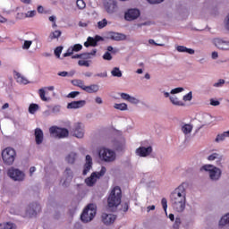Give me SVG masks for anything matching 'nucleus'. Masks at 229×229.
<instances>
[{"label":"nucleus","instance_id":"obj_43","mask_svg":"<svg viewBox=\"0 0 229 229\" xmlns=\"http://www.w3.org/2000/svg\"><path fill=\"white\" fill-rule=\"evenodd\" d=\"M180 225H182V219L180 217H176L175 222L174 224V228L175 229L180 228Z\"/></svg>","mask_w":229,"mask_h":229},{"label":"nucleus","instance_id":"obj_18","mask_svg":"<svg viewBox=\"0 0 229 229\" xmlns=\"http://www.w3.org/2000/svg\"><path fill=\"white\" fill-rule=\"evenodd\" d=\"M107 38H110L111 40H115L116 42H119L121 40H126V35L117 33V32H109L107 35Z\"/></svg>","mask_w":229,"mask_h":229},{"label":"nucleus","instance_id":"obj_6","mask_svg":"<svg viewBox=\"0 0 229 229\" xmlns=\"http://www.w3.org/2000/svg\"><path fill=\"white\" fill-rule=\"evenodd\" d=\"M106 173V167L105 166H102L99 172H93L91 175L85 180L86 185H88V187H94L98 179L101 178V176H105Z\"/></svg>","mask_w":229,"mask_h":229},{"label":"nucleus","instance_id":"obj_58","mask_svg":"<svg viewBox=\"0 0 229 229\" xmlns=\"http://www.w3.org/2000/svg\"><path fill=\"white\" fill-rule=\"evenodd\" d=\"M129 103H139V100H137V98H133V97H130V98L128 99Z\"/></svg>","mask_w":229,"mask_h":229},{"label":"nucleus","instance_id":"obj_4","mask_svg":"<svg viewBox=\"0 0 229 229\" xmlns=\"http://www.w3.org/2000/svg\"><path fill=\"white\" fill-rule=\"evenodd\" d=\"M98 212L97 207L94 204H89L81 215V219L83 223H90Z\"/></svg>","mask_w":229,"mask_h":229},{"label":"nucleus","instance_id":"obj_40","mask_svg":"<svg viewBox=\"0 0 229 229\" xmlns=\"http://www.w3.org/2000/svg\"><path fill=\"white\" fill-rule=\"evenodd\" d=\"M64 174L67 176V180H72V171L71 168H66L64 171Z\"/></svg>","mask_w":229,"mask_h":229},{"label":"nucleus","instance_id":"obj_20","mask_svg":"<svg viewBox=\"0 0 229 229\" xmlns=\"http://www.w3.org/2000/svg\"><path fill=\"white\" fill-rule=\"evenodd\" d=\"M107 13H115L117 12V2L111 0L106 4Z\"/></svg>","mask_w":229,"mask_h":229},{"label":"nucleus","instance_id":"obj_46","mask_svg":"<svg viewBox=\"0 0 229 229\" xmlns=\"http://www.w3.org/2000/svg\"><path fill=\"white\" fill-rule=\"evenodd\" d=\"M192 99V92H189L183 97V101H191Z\"/></svg>","mask_w":229,"mask_h":229},{"label":"nucleus","instance_id":"obj_62","mask_svg":"<svg viewBox=\"0 0 229 229\" xmlns=\"http://www.w3.org/2000/svg\"><path fill=\"white\" fill-rule=\"evenodd\" d=\"M79 26L81 28H87V26H89V24L87 22L80 21Z\"/></svg>","mask_w":229,"mask_h":229},{"label":"nucleus","instance_id":"obj_56","mask_svg":"<svg viewBox=\"0 0 229 229\" xmlns=\"http://www.w3.org/2000/svg\"><path fill=\"white\" fill-rule=\"evenodd\" d=\"M96 41V43L98 44V42L103 41V37L99 36V35H96L95 38H93Z\"/></svg>","mask_w":229,"mask_h":229},{"label":"nucleus","instance_id":"obj_26","mask_svg":"<svg viewBox=\"0 0 229 229\" xmlns=\"http://www.w3.org/2000/svg\"><path fill=\"white\" fill-rule=\"evenodd\" d=\"M0 229H17V225L12 222L0 224Z\"/></svg>","mask_w":229,"mask_h":229},{"label":"nucleus","instance_id":"obj_48","mask_svg":"<svg viewBox=\"0 0 229 229\" xmlns=\"http://www.w3.org/2000/svg\"><path fill=\"white\" fill-rule=\"evenodd\" d=\"M179 92H183V88H175L171 90V94H179Z\"/></svg>","mask_w":229,"mask_h":229},{"label":"nucleus","instance_id":"obj_37","mask_svg":"<svg viewBox=\"0 0 229 229\" xmlns=\"http://www.w3.org/2000/svg\"><path fill=\"white\" fill-rule=\"evenodd\" d=\"M38 110V105L37 104H30L29 106V112L30 114H35Z\"/></svg>","mask_w":229,"mask_h":229},{"label":"nucleus","instance_id":"obj_29","mask_svg":"<svg viewBox=\"0 0 229 229\" xmlns=\"http://www.w3.org/2000/svg\"><path fill=\"white\" fill-rule=\"evenodd\" d=\"M112 76L114 78H121L123 76V72L119 69V67H114L111 72Z\"/></svg>","mask_w":229,"mask_h":229},{"label":"nucleus","instance_id":"obj_52","mask_svg":"<svg viewBox=\"0 0 229 229\" xmlns=\"http://www.w3.org/2000/svg\"><path fill=\"white\" fill-rule=\"evenodd\" d=\"M121 98H122V99H124L125 101H128L130 99L131 96L128 95L127 93H122Z\"/></svg>","mask_w":229,"mask_h":229},{"label":"nucleus","instance_id":"obj_45","mask_svg":"<svg viewBox=\"0 0 229 229\" xmlns=\"http://www.w3.org/2000/svg\"><path fill=\"white\" fill-rule=\"evenodd\" d=\"M76 96H80V92L79 91H72L67 95V98H71L72 99H74V98H76Z\"/></svg>","mask_w":229,"mask_h":229},{"label":"nucleus","instance_id":"obj_13","mask_svg":"<svg viewBox=\"0 0 229 229\" xmlns=\"http://www.w3.org/2000/svg\"><path fill=\"white\" fill-rule=\"evenodd\" d=\"M115 219H117V216L114 214H102V223L104 225H112L115 222Z\"/></svg>","mask_w":229,"mask_h":229},{"label":"nucleus","instance_id":"obj_34","mask_svg":"<svg viewBox=\"0 0 229 229\" xmlns=\"http://www.w3.org/2000/svg\"><path fill=\"white\" fill-rule=\"evenodd\" d=\"M38 94L41 101H49V98L46 97V90H44V89H40Z\"/></svg>","mask_w":229,"mask_h":229},{"label":"nucleus","instance_id":"obj_36","mask_svg":"<svg viewBox=\"0 0 229 229\" xmlns=\"http://www.w3.org/2000/svg\"><path fill=\"white\" fill-rule=\"evenodd\" d=\"M108 24V21L106 19H103L102 21L98 22V30H103V28H106V26Z\"/></svg>","mask_w":229,"mask_h":229},{"label":"nucleus","instance_id":"obj_24","mask_svg":"<svg viewBox=\"0 0 229 229\" xmlns=\"http://www.w3.org/2000/svg\"><path fill=\"white\" fill-rule=\"evenodd\" d=\"M226 137H229V131H224L223 133L217 134L216 138L215 139V142H223L226 140Z\"/></svg>","mask_w":229,"mask_h":229},{"label":"nucleus","instance_id":"obj_3","mask_svg":"<svg viewBox=\"0 0 229 229\" xmlns=\"http://www.w3.org/2000/svg\"><path fill=\"white\" fill-rule=\"evenodd\" d=\"M17 158V151L12 147H7L2 151V159L6 165H13Z\"/></svg>","mask_w":229,"mask_h":229},{"label":"nucleus","instance_id":"obj_28","mask_svg":"<svg viewBox=\"0 0 229 229\" xmlns=\"http://www.w3.org/2000/svg\"><path fill=\"white\" fill-rule=\"evenodd\" d=\"M76 153L72 152L66 157V161L68 164H74V162H76Z\"/></svg>","mask_w":229,"mask_h":229},{"label":"nucleus","instance_id":"obj_14","mask_svg":"<svg viewBox=\"0 0 229 229\" xmlns=\"http://www.w3.org/2000/svg\"><path fill=\"white\" fill-rule=\"evenodd\" d=\"M87 105L85 100H78L68 103L67 108L68 110H76L78 108H83V106Z\"/></svg>","mask_w":229,"mask_h":229},{"label":"nucleus","instance_id":"obj_47","mask_svg":"<svg viewBox=\"0 0 229 229\" xmlns=\"http://www.w3.org/2000/svg\"><path fill=\"white\" fill-rule=\"evenodd\" d=\"M103 59L104 60H112V54H110L109 52H106L103 55Z\"/></svg>","mask_w":229,"mask_h":229},{"label":"nucleus","instance_id":"obj_2","mask_svg":"<svg viewBox=\"0 0 229 229\" xmlns=\"http://www.w3.org/2000/svg\"><path fill=\"white\" fill-rule=\"evenodd\" d=\"M123 198V191L119 186H115L110 192L107 198V205L109 208H114L121 205V199Z\"/></svg>","mask_w":229,"mask_h":229},{"label":"nucleus","instance_id":"obj_9","mask_svg":"<svg viewBox=\"0 0 229 229\" xmlns=\"http://www.w3.org/2000/svg\"><path fill=\"white\" fill-rule=\"evenodd\" d=\"M7 174L14 182H22L24 180V173L16 168H11L8 170Z\"/></svg>","mask_w":229,"mask_h":229},{"label":"nucleus","instance_id":"obj_8","mask_svg":"<svg viewBox=\"0 0 229 229\" xmlns=\"http://www.w3.org/2000/svg\"><path fill=\"white\" fill-rule=\"evenodd\" d=\"M50 135L55 137V139H65L69 137V130L65 128H60L58 126H52L49 128Z\"/></svg>","mask_w":229,"mask_h":229},{"label":"nucleus","instance_id":"obj_1","mask_svg":"<svg viewBox=\"0 0 229 229\" xmlns=\"http://www.w3.org/2000/svg\"><path fill=\"white\" fill-rule=\"evenodd\" d=\"M186 196L185 183L181 184L171 193L170 199L175 212H183L185 210Z\"/></svg>","mask_w":229,"mask_h":229},{"label":"nucleus","instance_id":"obj_64","mask_svg":"<svg viewBox=\"0 0 229 229\" xmlns=\"http://www.w3.org/2000/svg\"><path fill=\"white\" fill-rule=\"evenodd\" d=\"M35 171H37V168H35V166H32V167L30 168V176L33 175V174L35 173Z\"/></svg>","mask_w":229,"mask_h":229},{"label":"nucleus","instance_id":"obj_63","mask_svg":"<svg viewBox=\"0 0 229 229\" xmlns=\"http://www.w3.org/2000/svg\"><path fill=\"white\" fill-rule=\"evenodd\" d=\"M38 13H44V7L42 5H38Z\"/></svg>","mask_w":229,"mask_h":229},{"label":"nucleus","instance_id":"obj_32","mask_svg":"<svg viewBox=\"0 0 229 229\" xmlns=\"http://www.w3.org/2000/svg\"><path fill=\"white\" fill-rule=\"evenodd\" d=\"M73 85H75V87H79L80 89H81L82 90H85V82L81 80H75L72 81Z\"/></svg>","mask_w":229,"mask_h":229},{"label":"nucleus","instance_id":"obj_7","mask_svg":"<svg viewBox=\"0 0 229 229\" xmlns=\"http://www.w3.org/2000/svg\"><path fill=\"white\" fill-rule=\"evenodd\" d=\"M98 156L104 162H114L116 158L115 152L106 148H100Z\"/></svg>","mask_w":229,"mask_h":229},{"label":"nucleus","instance_id":"obj_30","mask_svg":"<svg viewBox=\"0 0 229 229\" xmlns=\"http://www.w3.org/2000/svg\"><path fill=\"white\" fill-rule=\"evenodd\" d=\"M60 37H62V31L60 30H55L49 35L50 40H55V38H60Z\"/></svg>","mask_w":229,"mask_h":229},{"label":"nucleus","instance_id":"obj_61","mask_svg":"<svg viewBox=\"0 0 229 229\" xmlns=\"http://www.w3.org/2000/svg\"><path fill=\"white\" fill-rule=\"evenodd\" d=\"M96 103H98V105H101L103 103V99L101 98V97H97L95 98Z\"/></svg>","mask_w":229,"mask_h":229},{"label":"nucleus","instance_id":"obj_10","mask_svg":"<svg viewBox=\"0 0 229 229\" xmlns=\"http://www.w3.org/2000/svg\"><path fill=\"white\" fill-rule=\"evenodd\" d=\"M140 16V11L139 9H129L124 13L125 21H135V19H139Z\"/></svg>","mask_w":229,"mask_h":229},{"label":"nucleus","instance_id":"obj_39","mask_svg":"<svg viewBox=\"0 0 229 229\" xmlns=\"http://www.w3.org/2000/svg\"><path fill=\"white\" fill-rule=\"evenodd\" d=\"M78 64L81 67H90V64L86 60H79Z\"/></svg>","mask_w":229,"mask_h":229},{"label":"nucleus","instance_id":"obj_5","mask_svg":"<svg viewBox=\"0 0 229 229\" xmlns=\"http://www.w3.org/2000/svg\"><path fill=\"white\" fill-rule=\"evenodd\" d=\"M200 171H207L209 173V178L213 182H217L219 178H221V169L214 166V165H204L201 168Z\"/></svg>","mask_w":229,"mask_h":229},{"label":"nucleus","instance_id":"obj_42","mask_svg":"<svg viewBox=\"0 0 229 229\" xmlns=\"http://www.w3.org/2000/svg\"><path fill=\"white\" fill-rule=\"evenodd\" d=\"M88 42L89 43V46H91V47H96V46H98L96 39H94V38L92 37L88 38Z\"/></svg>","mask_w":229,"mask_h":229},{"label":"nucleus","instance_id":"obj_53","mask_svg":"<svg viewBox=\"0 0 229 229\" xmlns=\"http://www.w3.org/2000/svg\"><path fill=\"white\" fill-rule=\"evenodd\" d=\"M31 47V41H25L23 45V49H30Z\"/></svg>","mask_w":229,"mask_h":229},{"label":"nucleus","instance_id":"obj_21","mask_svg":"<svg viewBox=\"0 0 229 229\" xmlns=\"http://www.w3.org/2000/svg\"><path fill=\"white\" fill-rule=\"evenodd\" d=\"M208 160H209V162L216 160V165H221V162H223V155L215 152L208 157Z\"/></svg>","mask_w":229,"mask_h":229},{"label":"nucleus","instance_id":"obj_49","mask_svg":"<svg viewBox=\"0 0 229 229\" xmlns=\"http://www.w3.org/2000/svg\"><path fill=\"white\" fill-rule=\"evenodd\" d=\"M150 4H160V3H164V0H147Z\"/></svg>","mask_w":229,"mask_h":229},{"label":"nucleus","instance_id":"obj_51","mask_svg":"<svg viewBox=\"0 0 229 229\" xmlns=\"http://www.w3.org/2000/svg\"><path fill=\"white\" fill-rule=\"evenodd\" d=\"M221 85H225V80L220 79L217 82L214 84V87H221Z\"/></svg>","mask_w":229,"mask_h":229},{"label":"nucleus","instance_id":"obj_16","mask_svg":"<svg viewBox=\"0 0 229 229\" xmlns=\"http://www.w3.org/2000/svg\"><path fill=\"white\" fill-rule=\"evenodd\" d=\"M34 135H35L36 144H38V146H40V144L44 142V131H42V129L40 128H36Z\"/></svg>","mask_w":229,"mask_h":229},{"label":"nucleus","instance_id":"obj_17","mask_svg":"<svg viewBox=\"0 0 229 229\" xmlns=\"http://www.w3.org/2000/svg\"><path fill=\"white\" fill-rule=\"evenodd\" d=\"M73 135L77 137V139H83L85 131H83V127H81V123H79L74 125Z\"/></svg>","mask_w":229,"mask_h":229},{"label":"nucleus","instance_id":"obj_33","mask_svg":"<svg viewBox=\"0 0 229 229\" xmlns=\"http://www.w3.org/2000/svg\"><path fill=\"white\" fill-rule=\"evenodd\" d=\"M170 101L171 103H173V105H177L178 106H183V102L178 100V98H176L175 96H172L170 97Z\"/></svg>","mask_w":229,"mask_h":229},{"label":"nucleus","instance_id":"obj_31","mask_svg":"<svg viewBox=\"0 0 229 229\" xmlns=\"http://www.w3.org/2000/svg\"><path fill=\"white\" fill-rule=\"evenodd\" d=\"M225 225H229V213L224 216L219 221V226H225Z\"/></svg>","mask_w":229,"mask_h":229},{"label":"nucleus","instance_id":"obj_22","mask_svg":"<svg viewBox=\"0 0 229 229\" xmlns=\"http://www.w3.org/2000/svg\"><path fill=\"white\" fill-rule=\"evenodd\" d=\"M14 78L17 83H21V85H28V83H30V81H28V79H26V77H24L18 72H14Z\"/></svg>","mask_w":229,"mask_h":229},{"label":"nucleus","instance_id":"obj_35","mask_svg":"<svg viewBox=\"0 0 229 229\" xmlns=\"http://www.w3.org/2000/svg\"><path fill=\"white\" fill-rule=\"evenodd\" d=\"M114 108L116 110H127L128 109V105L122 103V104H114Z\"/></svg>","mask_w":229,"mask_h":229},{"label":"nucleus","instance_id":"obj_27","mask_svg":"<svg viewBox=\"0 0 229 229\" xmlns=\"http://www.w3.org/2000/svg\"><path fill=\"white\" fill-rule=\"evenodd\" d=\"M182 131L184 135H189L192 131V125L186 123L182 127Z\"/></svg>","mask_w":229,"mask_h":229},{"label":"nucleus","instance_id":"obj_60","mask_svg":"<svg viewBox=\"0 0 229 229\" xmlns=\"http://www.w3.org/2000/svg\"><path fill=\"white\" fill-rule=\"evenodd\" d=\"M32 208H33V212H40L41 210L40 205L38 204H36V207Z\"/></svg>","mask_w":229,"mask_h":229},{"label":"nucleus","instance_id":"obj_11","mask_svg":"<svg viewBox=\"0 0 229 229\" xmlns=\"http://www.w3.org/2000/svg\"><path fill=\"white\" fill-rule=\"evenodd\" d=\"M153 153V148L151 146L146 147H140L136 149V154L138 157H149V154Z\"/></svg>","mask_w":229,"mask_h":229},{"label":"nucleus","instance_id":"obj_19","mask_svg":"<svg viewBox=\"0 0 229 229\" xmlns=\"http://www.w3.org/2000/svg\"><path fill=\"white\" fill-rule=\"evenodd\" d=\"M90 169H92V157H90V155H87L86 156V163L84 165V169L82 172V174H84V176L86 174H88L89 171H90Z\"/></svg>","mask_w":229,"mask_h":229},{"label":"nucleus","instance_id":"obj_41","mask_svg":"<svg viewBox=\"0 0 229 229\" xmlns=\"http://www.w3.org/2000/svg\"><path fill=\"white\" fill-rule=\"evenodd\" d=\"M64 49V47H57L55 49V55L57 58H60V55H62V51Z\"/></svg>","mask_w":229,"mask_h":229},{"label":"nucleus","instance_id":"obj_50","mask_svg":"<svg viewBox=\"0 0 229 229\" xmlns=\"http://www.w3.org/2000/svg\"><path fill=\"white\" fill-rule=\"evenodd\" d=\"M210 105L212 106H219L220 102L218 100H215L214 98H211L210 99Z\"/></svg>","mask_w":229,"mask_h":229},{"label":"nucleus","instance_id":"obj_12","mask_svg":"<svg viewBox=\"0 0 229 229\" xmlns=\"http://www.w3.org/2000/svg\"><path fill=\"white\" fill-rule=\"evenodd\" d=\"M214 44L216 47L218 49H222V51H228L229 50V42L225 41L219 38L214 39Z\"/></svg>","mask_w":229,"mask_h":229},{"label":"nucleus","instance_id":"obj_54","mask_svg":"<svg viewBox=\"0 0 229 229\" xmlns=\"http://www.w3.org/2000/svg\"><path fill=\"white\" fill-rule=\"evenodd\" d=\"M95 76H97L98 78H106L108 74L106 73V72H105L97 73Z\"/></svg>","mask_w":229,"mask_h":229},{"label":"nucleus","instance_id":"obj_44","mask_svg":"<svg viewBox=\"0 0 229 229\" xmlns=\"http://www.w3.org/2000/svg\"><path fill=\"white\" fill-rule=\"evenodd\" d=\"M161 205H162L165 212H167V199L163 198L161 200Z\"/></svg>","mask_w":229,"mask_h":229},{"label":"nucleus","instance_id":"obj_59","mask_svg":"<svg viewBox=\"0 0 229 229\" xmlns=\"http://www.w3.org/2000/svg\"><path fill=\"white\" fill-rule=\"evenodd\" d=\"M58 76H62L63 78H65V76H69V72H58Z\"/></svg>","mask_w":229,"mask_h":229},{"label":"nucleus","instance_id":"obj_25","mask_svg":"<svg viewBox=\"0 0 229 229\" xmlns=\"http://www.w3.org/2000/svg\"><path fill=\"white\" fill-rule=\"evenodd\" d=\"M176 50L179 53H188L189 55H194V49L192 48H187L186 47L183 46H178L176 47Z\"/></svg>","mask_w":229,"mask_h":229},{"label":"nucleus","instance_id":"obj_38","mask_svg":"<svg viewBox=\"0 0 229 229\" xmlns=\"http://www.w3.org/2000/svg\"><path fill=\"white\" fill-rule=\"evenodd\" d=\"M76 4L79 10H83L87 6V4L83 0H77Z\"/></svg>","mask_w":229,"mask_h":229},{"label":"nucleus","instance_id":"obj_23","mask_svg":"<svg viewBox=\"0 0 229 229\" xmlns=\"http://www.w3.org/2000/svg\"><path fill=\"white\" fill-rule=\"evenodd\" d=\"M84 90L85 92H88V94H94L99 91V85L91 84L89 86H85Z\"/></svg>","mask_w":229,"mask_h":229},{"label":"nucleus","instance_id":"obj_57","mask_svg":"<svg viewBox=\"0 0 229 229\" xmlns=\"http://www.w3.org/2000/svg\"><path fill=\"white\" fill-rule=\"evenodd\" d=\"M52 112L54 114H58V112H60V106H55L52 109Z\"/></svg>","mask_w":229,"mask_h":229},{"label":"nucleus","instance_id":"obj_15","mask_svg":"<svg viewBox=\"0 0 229 229\" xmlns=\"http://www.w3.org/2000/svg\"><path fill=\"white\" fill-rule=\"evenodd\" d=\"M83 49V46L81 44H75L73 47L67 49L66 53L64 54V57L66 58V56H72L73 53H78V51H81Z\"/></svg>","mask_w":229,"mask_h":229},{"label":"nucleus","instance_id":"obj_55","mask_svg":"<svg viewBox=\"0 0 229 229\" xmlns=\"http://www.w3.org/2000/svg\"><path fill=\"white\" fill-rule=\"evenodd\" d=\"M36 14H37V11H29L27 13V17H35Z\"/></svg>","mask_w":229,"mask_h":229}]
</instances>
